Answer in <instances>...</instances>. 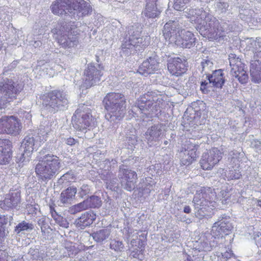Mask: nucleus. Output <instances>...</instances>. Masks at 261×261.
I'll use <instances>...</instances> for the list:
<instances>
[{"label":"nucleus","mask_w":261,"mask_h":261,"mask_svg":"<svg viewBox=\"0 0 261 261\" xmlns=\"http://www.w3.org/2000/svg\"><path fill=\"white\" fill-rule=\"evenodd\" d=\"M186 13L187 18L203 37L211 40L223 37V32L219 29L218 21L202 8L191 9Z\"/></svg>","instance_id":"f257e3e1"},{"label":"nucleus","mask_w":261,"mask_h":261,"mask_svg":"<svg viewBox=\"0 0 261 261\" xmlns=\"http://www.w3.org/2000/svg\"><path fill=\"white\" fill-rule=\"evenodd\" d=\"M167 97L159 92H148L141 96L136 102V105L132 107V112L135 111L144 114L147 117H152L165 105Z\"/></svg>","instance_id":"f03ea898"},{"label":"nucleus","mask_w":261,"mask_h":261,"mask_svg":"<svg viewBox=\"0 0 261 261\" xmlns=\"http://www.w3.org/2000/svg\"><path fill=\"white\" fill-rule=\"evenodd\" d=\"M103 103L107 113L106 118L110 121L121 119L124 115L125 98L119 93H108L103 100Z\"/></svg>","instance_id":"7ed1b4c3"},{"label":"nucleus","mask_w":261,"mask_h":261,"mask_svg":"<svg viewBox=\"0 0 261 261\" xmlns=\"http://www.w3.org/2000/svg\"><path fill=\"white\" fill-rule=\"evenodd\" d=\"M217 198L216 193L211 188H203L197 191L193 200L195 216L201 219L207 216V208L215 207Z\"/></svg>","instance_id":"20e7f679"},{"label":"nucleus","mask_w":261,"mask_h":261,"mask_svg":"<svg viewBox=\"0 0 261 261\" xmlns=\"http://www.w3.org/2000/svg\"><path fill=\"white\" fill-rule=\"evenodd\" d=\"M23 89L21 84L15 83L9 79L4 80L0 83V109L10 102Z\"/></svg>","instance_id":"39448f33"},{"label":"nucleus","mask_w":261,"mask_h":261,"mask_svg":"<svg viewBox=\"0 0 261 261\" xmlns=\"http://www.w3.org/2000/svg\"><path fill=\"white\" fill-rule=\"evenodd\" d=\"M90 110L84 105L77 109L72 117L74 120V127L77 130L84 131L88 127L95 125V119L91 114Z\"/></svg>","instance_id":"423d86ee"},{"label":"nucleus","mask_w":261,"mask_h":261,"mask_svg":"<svg viewBox=\"0 0 261 261\" xmlns=\"http://www.w3.org/2000/svg\"><path fill=\"white\" fill-rule=\"evenodd\" d=\"M141 30L142 27L140 25L128 27L126 37L122 44V48L132 49L134 47L147 45L148 42L146 41V39L140 37Z\"/></svg>","instance_id":"0eeeda50"},{"label":"nucleus","mask_w":261,"mask_h":261,"mask_svg":"<svg viewBox=\"0 0 261 261\" xmlns=\"http://www.w3.org/2000/svg\"><path fill=\"white\" fill-rule=\"evenodd\" d=\"M68 101L65 93L59 90H54L43 97V105L47 108L52 109L65 108Z\"/></svg>","instance_id":"6e6552de"},{"label":"nucleus","mask_w":261,"mask_h":261,"mask_svg":"<svg viewBox=\"0 0 261 261\" xmlns=\"http://www.w3.org/2000/svg\"><path fill=\"white\" fill-rule=\"evenodd\" d=\"M229 64L231 75L237 78L241 84H246L248 80V75L245 65L236 55L231 54L229 56Z\"/></svg>","instance_id":"1a4fd4ad"},{"label":"nucleus","mask_w":261,"mask_h":261,"mask_svg":"<svg viewBox=\"0 0 261 261\" xmlns=\"http://www.w3.org/2000/svg\"><path fill=\"white\" fill-rule=\"evenodd\" d=\"M118 177L121 186L128 191H132L136 187L137 174L134 171L125 168L124 165L120 167Z\"/></svg>","instance_id":"9d476101"},{"label":"nucleus","mask_w":261,"mask_h":261,"mask_svg":"<svg viewBox=\"0 0 261 261\" xmlns=\"http://www.w3.org/2000/svg\"><path fill=\"white\" fill-rule=\"evenodd\" d=\"M57 40L59 45L64 49L74 48L79 43L77 32L72 30L60 32Z\"/></svg>","instance_id":"9b49d317"},{"label":"nucleus","mask_w":261,"mask_h":261,"mask_svg":"<svg viewBox=\"0 0 261 261\" xmlns=\"http://www.w3.org/2000/svg\"><path fill=\"white\" fill-rule=\"evenodd\" d=\"M49 133V129L47 128L46 132L40 130V141H38L37 139V136L35 137L34 136H27L23 139L21 145V149L24 150L25 152L28 153H32L34 150H36L37 148L40 146L42 142H44L46 140Z\"/></svg>","instance_id":"f8f14e48"},{"label":"nucleus","mask_w":261,"mask_h":261,"mask_svg":"<svg viewBox=\"0 0 261 261\" xmlns=\"http://www.w3.org/2000/svg\"><path fill=\"white\" fill-rule=\"evenodd\" d=\"M224 239L222 237H216L214 234L206 232L201 234L198 242V248L199 251H210L213 248L216 247L217 244L222 243Z\"/></svg>","instance_id":"ddd939ff"},{"label":"nucleus","mask_w":261,"mask_h":261,"mask_svg":"<svg viewBox=\"0 0 261 261\" xmlns=\"http://www.w3.org/2000/svg\"><path fill=\"white\" fill-rule=\"evenodd\" d=\"M100 70L92 64H89L85 70L83 84L80 86L82 88L87 89L100 81L102 75Z\"/></svg>","instance_id":"4468645a"},{"label":"nucleus","mask_w":261,"mask_h":261,"mask_svg":"<svg viewBox=\"0 0 261 261\" xmlns=\"http://www.w3.org/2000/svg\"><path fill=\"white\" fill-rule=\"evenodd\" d=\"M20 202V191L18 189H10L5 195L4 199L0 201V207L4 210L16 208Z\"/></svg>","instance_id":"2eb2a0df"},{"label":"nucleus","mask_w":261,"mask_h":261,"mask_svg":"<svg viewBox=\"0 0 261 261\" xmlns=\"http://www.w3.org/2000/svg\"><path fill=\"white\" fill-rule=\"evenodd\" d=\"M196 40L192 32L181 29L172 43L182 48H190L195 45Z\"/></svg>","instance_id":"dca6fc26"},{"label":"nucleus","mask_w":261,"mask_h":261,"mask_svg":"<svg viewBox=\"0 0 261 261\" xmlns=\"http://www.w3.org/2000/svg\"><path fill=\"white\" fill-rule=\"evenodd\" d=\"M74 0H56L51 5L52 12L58 15H72Z\"/></svg>","instance_id":"f3484780"},{"label":"nucleus","mask_w":261,"mask_h":261,"mask_svg":"<svg viewBox=\"0 0 261 261\" xmlns=\"http://www.w3.org/2000/svg\"><path fill=\"white\" fill-rule=\"evenodd\" d=\"M138 232L134 231L133 234H132V233H129L128 239L130 240V245L132 246L137 247V248H134V250H132L130 255L134 258H138L141 260L144 258L143 248L145 245V242L140 238L138 239Z\"/></svg>","instance_id":"a211bd4d"},{"label":"nucleus","mask_w":261,"mask_h":261,"mask_svg":"<svg viewBox=\"0 0 261 261\" xmlns=\"http://www.w3.org/2000/svg\"><path fill=\"white\" fill-rule=\"evenodd\" d=\"M233 228L229 218H223L215 222L212 228L211 232L216 237L223 238V234H229Z\"/></svg>","instance_id":"6ab92c4d"},{"label":"nucleus","mask_w":261,"mask_h":261,"mask_svg":"<svg viewBox=\"0 0 261 261\" xmlns=\"http://www.w3.org/2000/svg\"><path fill=\"white\" fill-rule=\"evenodd\" d=\"M181 29L178 22L170 20L164 27L163 33L164 38L170 43H172Z\"/></svg>","instance_id":"aec40b11"},{"label":"nucleus","mask_w":261,"mask_h":261,"mask_svg":"<svg viewBox=\"0 0 261 261\" xmlns=\"http://www.w3.org/2000/svg\"><path fill=\"white\" fill-rule=\"evenodd\" d=\"M58 164H37L36 172L42 180L50 179L58 172Z\"/></svg>","instance_id":"412c9836"},{"label":"nucleus","mask_w":261,"mask_h":261,"mask_svg":"<svg viewBox=\"0 0 261 261\" xmlns=\"http://www.w3.org/2000/svg\"><path fill=\"white\" fill-rule=\"evenodd\" d=\"M186 61L176 57L170 59L168 63V69L171 74L179 76L186 72L187 67Z\"/></svg>","instance_id":"4be33fe9"},{"label":"nucleus","mask_w":261,"mask_h":261,"mask_svg":"<svg viewBox=\"0 0 261 261\" xmlns=\"http://www.w3.org/2000/svg\"><path fill=\"white\" fill-rule=\"evenodd\" d=\"M159 68V63L154 57H150L144 61L139 66L138 72L142 75H146L153 73Z\"/></svg>","instance_id":"5701e85b"},{"label":"nucleus","mask_w":261,"mask_h":261,"mask_svg":"<svg viewBox=\"0 0 261 261\" xmlns=\"http://www.w3.org/2000/svg\"><path fill=\"white\" fill-rule=\"evenodd\" d=\"M12 146V144L10 140H0V163H7L10 161Z\"/></svg>","instance_id":"b1692460"},{"label":"nucleus","mask_w":261,"mask_h":261,"mask_svg":"<svg viewBox=\"0 0 261 261\" xmlns=\"http://www.w3.org/2000/svg\"><path fill=\"white\" fill-rule=\"evenodd\" d=\"M6 133L16 135L19 134L21 125L18 119L13 116H4Z\"/></svg>","instance_id":"393cba45"},{"label":"nucleus","mask_w":261,"mask_h":261,"mask_svg":"<svg viewBox=\"0 0 261 261\" xmlns=\"http://www.w3.org/2000/svg\"><path fill=\"white\" fill-rule=\"evenodd\" d=\"M72 15L77 14L80 16L90 15L92 11L90 4L85 0H74Z\"/></svg>","instance_id":"a878e982"},{"label":"nucleus","mask_w":261,"mask_h":261,"mask_svg":"<svg viewBox=\"0 0 261 261\" xmlns=\"http://www.w3.org/2000/svg\"><path fill=\"white\" fill-rule=\"evenodd\" d=\"M198 147V145L193 143L190 141H186L181 147L180 152H186L187 158H186V160L188 162L192 163L196 160L198 156L197 150Z\"/></svg>","instance_id":"bb28decb"},{"label":"nucleus","mask_w":261,"mask_h":261,"mask_svg":"<svg viewBox=\"0 0 261 261\" xmlns=\"http://www.w3.org/2000/svg\"><path fill=\"white\" fill-rule=\"evenodd\" d=\"M157 0H146L145 7L142 12L143 16L148 18H155L160 16L161 11L156 6Z\"/></svg>","instance_id":"cd10ccee"},{"label":"nucleus","mask_w":261,"mask_h":261,"mask_svg":"<svg viewBox=\"0 0 261 261\" xmlns=\"http://www.w3.org/2000/svg\"><path fill=\"white\" fill-rule=\"evenodd\" d=\"M96 219V215L92 211H88L83 214L75 221L77 227L84 228L90 225Z\"/></svg>","instance_id":"c85d7f7f"},{"label":"nucleus","mask_w":261,"mask_h":261,"mask_svg":"<svg viewBox=\"0 0 261 261\" xmlns=\"http://www.w3.org/2000/svg\"><path fill=\"white\" fill-rule=\"evenodd\" d=\"M155 182L150 177H146L141 179L139 184L138 190L142 196H147L151 191L153 189Z\"/></svg>","instance_id":"c756f323"},{"label":"nucleus","mask_w":261,"mask_h":261,"mask_svg":"<svg viewBox=\"0 0 261 261\" xmlns=\"http://www.w3.org/2000/svg\"><path fill=\"white\" fill-rule=\"evenodd\" d=\"M111 232V228L106 227L94 231L91 235L96 243L101 244L109 238Z\"/></svg>","instance_id":"7c9ffc66"},{"label":"nucleus","mask_w":261,"mask_h":261,"mask_svg":"<svg viewBox=\"0 0 261 261\" xmlns=\"http://www.w3.org/2000/svg\"><path fill=\"white\" fill-rule=\"evenodd\" d=\"M161 134L162 129L158 125H154L149 128L145 134L148 144L151 146L153 142L159 139Z\"/></svg>","instance_id":"2f4dec72"},{"label":"nucleus","mask_w":261,"mask_h":261,"mask_svg":"<svg viewBox=\"0 0 261 261\" xmlns=\"http://www.w3.org/2000/svg\"><path fill=\"white\" fill-rule=\"evenodd\" d=\"M202 158L206 163H218L222 158V153L217 148H214L204 153Z\"/></svg>","instance_id":"473e14b6"},{"label":"nucleus","mask_w":261,"mask_h":261,"mask_svg":"<svg viewBox=\"0 0 261 261\" xmlns=\"http://www.w3.org/2000/svg\"><path fill=\"white\" fill-rule=\"evenodd\" d=\"M250 75L253 82H261V60L253 61L250 65Z\"/></svg>","instance_id":"72a5a7b5"},{"label":"nucleus","mask_w":261,"mask_h":261,"mask_svg":"<svg viewBox=\"0 0 261 261\" xmlns=\"http://www.w3.org/2000/svg\"><path fill=\"white\" fill-rule=\"evenodd\" d=\"M208 80L214 86L221 88L225 82L223 70L221 69L215 70L211 76H208Z\"/></svg>","instance_id":"f704fd0d"},{"label":"nucleus","mask_w":261,"mask_h":261,"mask_svg":"<svg viewBox=\"0 0 261 261\" xmlns=\"http://www.w3.org/2000/svg\"><path fill=\"white\" fill-rule=\"evenodd\" d=\"M77 192L76 188L70 187L62 191L60 195V201L63 204L70 203L74 199Z\"/></svg>","instance_id":"c9c22d12"},{"label":"nucleus","mask_w":261,"mask_h":261,"mask_svg":"<svg viewBox=\"0 0 261 261\" xmlns=\"http://www.w3.org/2000/svg\"><path fill=\"white\" fill-rule=\"evenodd\" d=\"M38 161L43 163H56L59 161V158L52 154H45L43 151H41L38 156Z\"/></svg>","instance_id":"e433bc0d"},{"label":"nucleus","mask_w":261,"mask_h":261,"mask_svg":"<svg viewBox=\"0 0 261 261\" xmlns=\"http://www.w3.org/2000/svg\"><path fill=\"white\" fill-rule=\"evenodd\" d=\"M87 208L99 207L101 204V200L98 196L93 195L84 200Z\"/></svg>","instance_id":"4c0bfd02"},{"label":"nucleus","mask_w":261,"mask_h":261,"mask_svg":"<svg viewBox=\"0 0 261 261\" xmlns=\"http://www.w3.org/2000/svg\"><path fill=\"white\" fill-rule=\"evenodd\" d=\"M218 246L219 247L220 250V251L217 253L218 254H219L218 255V257H220L221 255L222 258H223L225 260H226L232 256L233 253L229 247H226V246H224L222 243H219Z\"/></svg>","instance_id":"58836bf2"},{"label":"nucleus","mask_w":261,"mask_h":261,"mask_svg":"<svg viewBox=\"0 0 261 261\" xmlns=\"http://www.w3.org/2000/svg\"><path fill=\"white\" fill-rule=\"evenodd\" d=\"M256 42L252 38H246L244 40H241L240 45L242 48L246 50L253 51L256 46Z\"/></svg>","instance_id":"ea45409f"},{"label":"nucleus","mask_w":261,"mask_h":261,"mask_svg":"<svg viewBox=\"0 0 261 261\" xmlns=\"http://www.w3.org/2000/svg\"><path fill=\"white\" fill-rule=\"evenodd\" d=\"M110 248L116 252H121L124 250V245L122 241L117 239L111 240Z\"/></svg>","instance_id":"a19ab883"},{"label":"nucleus","mask_w":261,"mask_h":261,"mask_svg":"<svg viewBox=\"0 0 261 261\" xmlns=\"http://www.w3.org/2000/svg\"><path fill=\"white\" fill-rule=\"evenodd\" d=\"M8 221V218L5 215L0 216V243L8 233L5 228V225Z\"/></svg>","instance_id":"79ce46f5"},{"label":"nucleus","mask_w":261,"mask_h":261,"mask_svg":"<svg viewBox=\"0 0 261 261\" xmlns=\"http://www.w3.org/2000/svg\"><path fill=\"white\" fill-rule=\"evenodd\" d=\"M65 249L66 252H64L66 254L65 256H68L70 257L74 256L78 252L77 249L75 247L74 244L72 242H66L65 243Z\"/></svg>","instance_id":"37998d69"},{"label":"nucleus","mask_w":261,"mask_h":261,"mask_svg":"<svg viewBox=\"0 0 261 261\" xmlns=\"http://www.w3.org/2000/svg\"><path fill=\"white\" fill-rule=\"evenodd\" d=\"M52 217L56 223L60 226L64 228H67L69 226V223L65 218L59 215L57 213L53 212Z\"/></svg>","instance_id":"c03bdc74"},{"label":"nucleus","mask_w":261,"mask_h":261,"mask_svg":"<svg viewBox=\"0 0 261 261\" xmlns=\"http://www.w3.org/2000/svg\"><path fill=\"white\" fill-rule=\"evenodd\" d=\"M87 209L85 201H83L69 207L68 212L71 214L75 215Z\"/></svg>","instance_id":"a18cd8bd"},{"label":"nucleus","mask_w":261,"mask_h":261,"mask_svg":"<svg viewBox=\"0 0 261 261\" xmlns=\"http://www.w3.org/2000/svg\"><path fill=\"white\" fill-rule=\"evenodd\" d=\"M34 227L32 224L22 221L19 223L15 227V231L17 233H20L21 231L32 230Z\"/></svg>","instance_id":"49530a36"},{"label":"nucleus","mask_w":261,"mask_h":261,"mask_svg":"<svg viewBox=\"0 0 261 261\" xmlns=\"http://www.w3.org/2000/svg\"><path fill=\"white\" fill-rule=\"evenodd\" d=\"M126 141L128 144V148H129V146L130 147L134 146L137 142L134 129H133L132 130L129 132V134H126Z\"/></svg>","instance_id":"de8ad7c7"},{"label":"nucleus","mask_w":261,"mask_h":261,"mask_svg":"<svg viewBox=\"0 0 261 261\" xmlns=\"http://www.w3.org/2000/svg\"><path fill=\"white\" fill-rule=\"evenodd\" d=\"M202 72H208L212 68L213 63L208 59H204L201 63Z\"/></svg>","instance_id":"09e8293b"},{"label":"nucleus","mask_w":261,"mask_h":261,"mask_svg":"<svg viewBox=\"0 0 261 261\" xmlns=\"http://www.w3.org/2000/svg\"><path fill=\"white\" fill-rule=\"evenodd\" d=\"M32 153H28L23 150V152L17 156L18 162L20 163L29 162Z\"/></svg>","instance_id":"8fccbe9b"},{"label":"nucleus","mask_w":261,"mask_h":261,"mask_svg":"<svg viewBox=\"0 0 261 261\" xmlns=\"http://www.w3.org/2000/svg\"><path fill=\"white\" fill-rule=\"evenodd\" d=\"M190 0H174L173 8L177 11H181L185 6L188 4Z\"/></svg>","instance_id":"3c124183"},{"label":"nucleus","mask_w":261,"mask_h":261,"mask_svg":"<svg viewBox=\"0 0 261 261\" xmlns=\"http://www.w3.org/2000/svg\"><path fill=\"white\" fill-rule=\"evenodd\" d=\"M243 155V154L238 153L237 151H232L229 153V160L230 162L236 163L237 162H240L241 160H240V156Z\"/></svg>","instance_id":"603ef678"},{"label":"nucleus","mask_w":261,"mask_h":261,"mask_svg":"<svg viewBox=\"0 0 261 261\" xmlns=\"http://www.w3.org/2000/svg\"><path fill=\"white\" fill-rule=\"evenodd\" d=\"M228 7V4L227 3L220 1L217 2V8L221 13L226 12Z\"/></svg>","instance_id":"864d4df0"},{"label":"nucleus","mask_w":261,"mask_h":261,"mask_svg":"<svg viewBox=\"0 0 261 261\" xmlns=\"http://www.w3.org/2000/svg\"><path fill=\"white\" fill-rule=\"evenodd\" d=\"M241 176L240 172L236 170L229 171L228 173V178L230 179H237L240 178Z\"/></svg>","instance_id":"5fc2aeb1"},{"label":"nucleus","mask_w":261,"mask_h":261,"mask_svg":"<svg viewBox=\"0 0 261 261\" xmlns=\"http://www.w3.org/2000/svg\"><path fill=\"white\" fill-rule=\"evenodd\" d=\"M29 253L32 256L33 259L39 260L40 261L43 259V257L40 255L38 249H31Z\"/></svg>","instance_id":"6e6d98bb"},{"label":"nucleus","mask_w":261,"mask_h":261,"mask_svg":"<svg viewBox=\"0 0 261 261\" xmlns=\"http://www.w3.org/2000/svg\"><path fill=\"white\" fill-rule=\"evenodd\" d=\"M38 225L40 227L41 231L45 232L48 224L46 222V220L44 218H41L38 221Z\"/></svg>","instance_id":"4d7b16f0"},{"label":"nucleus","mask_w":261,"mask_h":261,"mask_svg":"<svg viewBox=\"0 0 261 261\" xmlns=\"http://www.w3.org/2000/svg\"><path fill=\"white\" fill-rule=\"evenodd\" d=\"M39 206L36 204H28L27 205V210L29 214H36Z\"/></svg>","instance_id":"13d9d810"},{"label":"nucleus","mask_w":261,"mask_h":261,"mask_svg":"<svg viewBox=\"0 0 261 261\" xmlns=\"http://www.w3.org/2000/svg\"><path fill=\"white\" fill-rule=\"evenodd\" d=\"M230 196V194L229 193V192L227 191L226 190H222L220 192V194L219 195V198H220V199L222 200L223 201H226ZM218 199H219V197H217Z\"/></svg>","instance_id":"bf43d9fd"},{"label":"nucleus","mask_w":261,"mask_h":261,"mask_svg":"<svg viewBox=\"0 0 261 261\" xmlns=\"http://www.w3.org/2000/svg\"><path fill=\"white\" fill-rule=\"evenodd\" d=\"M99 174H101L102 176V178L104 180H108L109 177H111L112 173L107 171L106 169L105 170H100L98 171Z\"/></svg>","instance_id":"052dcab7"},{"label":"nucleus","mask_w":261,"mask_h":261,"mask_svg":"<svg viewBox=\"0 0 261 261\" xmlns=\"http://www.w3.org/2000/svg\"><path fill=\"white\" fill-rule=\"evenodd\" d=\"M251 145L258 151H261V141L254 140L251 143Z\"/></svg>","instance_id":"680f3d73"},{"label":"nucleus","mask_w":261,"mask_h":261,"mask_svg":"<svg viewBox=\"0 0 261 261\" xmlns=\"http://www.w3.org/2000/svg\"><path fill=\"white\" fill-rule=\"evenodd\" d=\"M4 116L0 119V133H6Z\"/></svg>","instance_id":"e2e57ef3"},{"label":"nucleus","mask_w":261,"mask_h":261,"mask_svg":"<svg viewBox=\"0 0 261 261\" xmlns=\"http://www.w3.org/2000/svg\"><path fill=\"white\" fill-rule=\"evenodd\" d=\"M76 143V141L74 139H73V138H67L66 140V143L67 144V145H73L74 144H75Z\"/></svg>","instance_id":"0e129e2a"},{"label":"nucleus","mask_w":261,"mask_h":261,"mask_svg":"<svg viewBox=\"0 0 261 261\" xmlns=\"http://www.w3.org/2000/svg\"><path fill=\"white\" fill-rule=\"evenodd\" d=\"M201 167L203 170H211L213 168V164H201Z\"/></svg>","instance_id":"69168bd1"},{"label":"nucleus","mask_w":261,"mask_h":261,"mask_svg":"<svg viewBox=\"0 0 261 261\" xmlns=\"http://www.w3.org/2000/svg\"><path fill=\"white\" fill-rule=\"evenodd\" d=\"M255 243L257 246L259 248L260 251H261V237H258L255 238Z\"/></svg>","instance_id":"338daca9"},{"label":"nucleus","mask_w":261,"mask_h":261,"mask_svg":"<svg viewBox=\"0 0 261 261\" xmlns=\"http://www.w3.org/2000/svg\"><path fill=\"white\" fill-rule=\"evenodd\" d=\"M191 211V208L189 206H185L184 208V212L185 213L189 214Z\"/></svg>","instance_id":"774afa93"}]
</instances>
